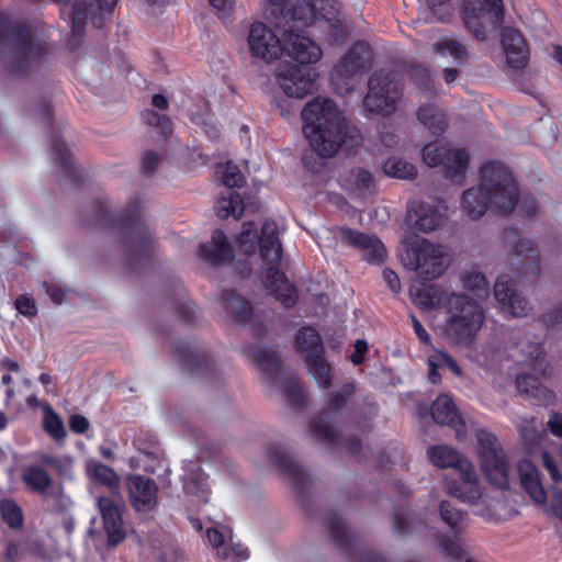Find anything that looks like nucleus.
<instances>
[{
    "instance_id": "1",
    "label": "nucleus",
    "mask_w": 562,
    "mask_h": 562,
    "mask_svg": "<svg viewBox=\"0 0 562 562\" xmlns=\"http://www.w3.org/2000/svg\"><path fill=\"white\" fill-rule=\"evenodd\" d=\"M480 183L462 194L461 207L471 218L482 217L487 210L509 214L518 206L527 217L537 214V201L520 194L519 183L510 168L499 160H488L479 169Z\"/></svg>"
},
{
    "instance_id": "2",
    "label": "nucleus",
    "mask_w": 562,
    "mask_h": 562,
    "mask_svg": "<svg viewBox=\"0 0 562 562\" xmlns=\"http://www.w3.org/2000/svg\"><path fill=\"white\" fill-rule=\"evenodd\" d=\"M143 202L138 195L131 196L123 212H112L108 203L97 200L93 205L92 222L121 236L127 255V265L138 269L150 263L155 252V240L143 221Z\"/></svg>"
},
{
    "instance_id": "3",
    "label": "nucleus",
    "mask_w": 562,
    "mask_h": 562,
    "mask_svg": "<svg viewBox=\"0 0 562 562\" xmlns=\"http://www.w3.org/2000/svg\"><path fill=\"white\" fill-rule=\"evenodd\" d=\"M302 130L308 139L313 153L322 158L335 156L340 147L350 143L357 146L360 134L355 126H350L337 104L330 99L319 97L311 100L303 108Z\"/></svg>"
},
{
    "instance_id": "4",
    "label": "nucleus",
    "mask_w": 562,
    "mask_h": 562,
    "mask_svg": "<svg viewBox=\"0 0 562 562\" xmlns=\"http://www.w3.org/2000/svg\"><path fill=\"white\" fill-rule=\"evenodd\" d=\"M403 265L418 273L422 279L418 285H411L413 302L422 310L428 311L448 304L447 293L437 284L427 281L439 278L447 270L449 262L443 247L419 239L412 243L402 255Z\"/></svg>"
},
{
    "instance_id": "5",
    "label": "nucleus",
    "mask_w": 562,
    "mask_h": 562,
    "mask_svg": "<svg viewBox=\"0 0 562 562\" xmlns=\"http://www.w3.org/2000/svg\"><path fill=\"white\" fill-rule=\"evenodd\" d=\"M0 54L10 76L25 77L38 71L50 52L48 44L38 41L27 25L0 12Z\"/></svg>"
},
{
    "instance_id": "6",
    "label": "nucleus",
    "mask_w": 562,
    "mask_h": 562,
    "mask_svg": "<svg viewBox=\"0 0 562 562\" xmlns=\"http://www.w3.org/2000/svg\"><path fill=\"white\" fill-rule=\"evenodd\" d=\"M427 458L440 469L452 468L458 477H445V487L449 495L464 503L476 504L483 491L474 467L457 450L448 446H432L427 449Z\"/></svg>"
},
{
    "instance_id": "7",
    "label": "nucleus",
    "mask_w": 562,
    "mask_h": 562,
    "mask_svg": "<svg viewBox=\"0 0 562 562\" xmlns=\"http://www.w3.org/2000/svg\"><path fill=\"white\" fill-rule=\"evenodd\" d=\"M355 391L353 383H345L338 391L329 393L325 411L310 422V431L318 441L325 445L341 446L351 457H357L360 453L361 440L357 436L342 438L329 423L333 416L346 406Z\"/></svg>"
},
{
    "instance_id": "8",
    "label": "nucleus",
    "mask_w": 562,
    "mask_h": 562,
    "mask_svg": "<svg viewBox=\"0 0 562 562\" xmlns=\"http://www.w3.org/2000/svg\"><path fill=\"white\" fill-rule=\"evenodd\" d=\"M403 90L404 86L397 70L387 68L375 70L368 80L363 108L371 115L390 116L396 111Z\"/></svg>"
},
{
    "instance_id": "9",
    "label": "nucleus",
    "mask_w": 562,
    "mask_h": 562,
    "mask_svg": "<svg viewBox=\"0 0 562 562\" xmlns=\"http://www.w3.org/2000/svg\"><path fill=\"white\" fill-rule=\"evenodd\" d=\"M448 304L453 311L446 324L448 337L459 344H471L484 322L482 306L468 295L456 293L450 295Z\"/></svg>"
},
{
    "instance_id": "10",
    "label": "nucleus",
    "mask_w": 562,
    "mask_h": 562,
    "mask_svg": "<svg viewBox=\"0 0 562 562\" xmlns=\"http://www.w3.org/2000/svg\"><path fill=\"white\" fill-rule=\"evenodd\" d=\"M476 451L486 481L497 490L509 488L510 464L498 438L491 431H476Z\"/></svg>"
},
{
    "instance_id": "11",
    "label": "nucleus",
    "mask_w": 562,
    "mask_h": 562,
    "mask_svg": "<svg viewBox=\"0 0 562 562\" xmlns=\"http://www.w3.org/2000/svg\"><path fill=\"white\" fill-rule=\"evenodd\" d=\"M117 0H75L69 12L70 35L67 41L69 49H77L83 40L87 22L100 30L104 26L105 19L110 16Z\"/></svg>"
},
{
    "instance_id": "12",
    "label": "nucleus",
    "mask_w": 562,
    "mask_h": 562,
    "mask_svg": "<svg viewBox=\"0 0 562 562\" xmlns=\"http://www.w3.org/2000/svg\"><path fill=\"white\" fill-rule=\"evenodd\" d=\"M295 350L303 355L308 373L323 389L331 385V367L325 358V348L319 333L312 326H304L294 337Z\"/></svg>"
},
{
    "instance_id": "13",
    "label": "nucleus",
    "mask_w": 562,
    "mask_h": 562,
    "mask_svg": "<svg viewBox=\"0 0 562 562\" xmlns=\"http://www.w3.org/2000/svg\"><path fill=\"white\" fill-rule=\"evenodd\" d=\"M505 16L503 0H465L462 19L468 31L479 41H486L488 31L498 30Z\"/></svg>"
},
{
    "instance_id": "14",
    "label": "nucleus",
    "mask_w": 562,
    "mask_h": 562,
    "mask_svg": "<svg viewBox=\"0 0 562 562\" xmlns=\"http://www.w3.org/2000/svg\"><path fill=\"white\" fill-rule=\"evenodd\" d=\"M313 24V20H308L303 24L301 21H283L276 24L282 30L283 54L291 57L297 64L310 65L316 64L323 55L319 45L310 36L305 35V29Z\"/></svg>"
},
{
    "instance_id": "15",
    "label": "nucleus",
    "mask_w": 562,
    "mask_h": 562,
    "mask_svg": "<svg viewBox=\"0 0 562 562\" xmlns=\"http://www.w3.org/2000/svg\"><path fill=\"white\" fill-rule=\"evenodd\" d=\"M439 516L441 521L450 528L452 537L443 532L435 533L437 548L446 559L459 561L463 553L460 537L467 528L468 513L453 507L448 501H441Z\"/></svg>"
},
{
    "instance_id": "16",
    "label": "nucleus",
    "mask_w": 562,
    "mask_h": 562,
    "mask_svg": "<svg viewBox=\"0 0 562 562\" xmlns=\"http://www.w3.org/2000/svg\"><path fill=\"white\" fill-rule=\"evenodd\" d=\"M216 172L221 175L222 182L227 188L216 201V216L222 220L229 216L239 220L244 214L245 205L240 194L232 189L241 188L245 184V177L238 166L232 161L220 165Z\"/></svg>"
},
{
    "instance_id": "17",
    "label": "nucleus",
    "mask_w": 562,
    "mask_h": 562,
    "mask_svg": "<svg viewBox=\"0 0 562 562\" xmlns=\"http://www.w3.org/2000/svg\"><path fill=\"white\" fill-rule=\"evenodd\" d=\"M238 243L246 255H254L258 247L261 258L268 263L278 265L282 258V245L273 220L263 222L260 235L241 231Z\"/></svg>"
},
{
    "instance_id": "18",
    "label": "nucleus",
    "mask_w": 562,
    "mask_h": 562,
    "mask_svg": "<svg viewBox=\"0 0 562 562\" xmlns=\"http://www.w3.org/2000/svg\"><path fill=\"white\" fill-rule=\"evenodd\" d=\"M422 159L430 168L442 166L449 179L462 178L469 165L463 149L453 150L448 143L432 140L422 148Z\"/></svg>"
},
{
    "instance_id": "19",
    "label": "nucleus",
    "mask_w": 562,
    "mask_h": 562,
    "mask_svg": "<svg viewBox=\"0 0 562 562\" xmlns=\"http://www.w3.org/2000/svg\"><path fill=\"white\" fill-rule=\"evenodd\" d=\"M319 74L315 67L302 64H280L278 81L288 97L303 99L316 90Z\"/></svg>"
},
{
    "instance_id": "20",
    "label": "nucleus",
    "mask_w": 562,
    "mask_h": 562,
    "mask_svg": "<svg viewBox=\"0 0 562 562\" xmlns=\"http://www.w3.org/2000/svg\"><path fill=\"white\" fill-rule=\"evenodd\" d=\"M326 525L333 542L351 562H387L381 554L363 549L357 537L347 530L341 517L336 513L327 514Z\"/></svg>"
},
{
    "instance_id": "21",
    "label": "nucleus",
    "mask_w": 562,
    "mask_h": 562,
    "mask_svg": "<svg viewBox=\"0 0 562 562\" xmlns=\"http://www.w3.org/2000/svg\"><path fill=\"white\" fill-rule=\"evenodd\" d=\"M518 231L514 227L504 231V238L508 241L515 239L513 245V252L516 262H513L515 268L516 278L519 282L529 281L533 282L540 274V257L536 245L530 239L518 238Z\"/></svg>"
},
{
    "instance_id": "22",
    "label": "nucleus",
    "mask_w": 562,
    "mask_h": 562,
    "mask_svg": "<svg viewBox=\"0 0 562 562\" xmlns=\"http://www.w3.org/2000/svg\"><path fill=\"white\" fill-rule=\"evenodd\" d=\"M247 42L250 55L268 64L283 55L282 40L262 22H254L250 25Z\"/></svg>"
},
{
    "instance_id": "23",
    "label": "nucleus",
    "mask_w": 562,
    "mask_h": 562,
    "mask_svg": "<svg viewBox=\"0 0 562 562\" xmlns=\"http://www.w3.org/2000/svg\"><path fill=\"white\" fill-rule=\"evenodd\" d=\"M312 3L316 5L313 23H323L321 27L325 31V41L333 46L344 44L349 30L346 23L336 16L340 7L338 0H313Z\"/></svg>"
},
{
    "instance_id": "24",
    "label": "nucleus",
    "mask_w": 562,
    "mask_h": 562,
    "mask_svg": "<svg viewBox=\"0 0 562 562\" xmlns=\"http://www.w3.org/2000/svg\"><path fill=\"white\" fill-rule=\"evenodd\" d=\"M130 502L136 512L149 513L158 504L159 487L154 479L140 474H130L126 477Z\"/></svg>"
},
{
    "instance_id": "25",
    "label": "nucleus",
    "mask_w": 562,
    "mask_h": 562,
    "mask_svg": "<svg viewBox=\"0 0 562 562\" xmlns=\"http://www.w3.org/2000/svg\"><path fill=\"white\" fill-rule=\"evenodd\" d=\"M98 508L102 517L103 529L109 547H116L126 538L123 521V506L109 496L98 498Z\"/></svg>"
},
{
    "instance_id": "26",
    "label": "nucleus",
    "mask_w": 562,
    "mask_h": 562,
    "mask_svg": "<svg viewBox=\"0 0 562 562\" xmlns=\"http://www.w3.org/2000/svg\"><path fill=\"white\" fill-rule=\"evenodd\" d=\"M316 5L310 0H267L266 11L274 24L299 20L306 23L315 18Z\"/></svg>"
},
{
    "instance_id": "27",
    "label": "nucleus",
    "mask_w": 562,
    "mask_h": 562,
    "mask_svg": "<svg viewBox=\"0 0 562 562\" xmlns=\"http://www.w3.org/2000/svg\"><path fill=\"white\" fill-rule=\"evenodd\" d=\"M371 66V47L366 42H356L335 66V72L342 79H351L357 74L369 71Z\"/></svg>"
},
{
    "instance_id": "28",
    "label": "nucleus",
    "mask_w": 562,
    "mask_h": 562,
    "mask_svg": "<svg viewBox=\"0 0 562 562\" xmlns=\"http://www.w3.org/2000/svg\"><path fill=\"white\" fill-rule=\"evenodd\" d=\"M172 355L179 366L192 375H212L214 362L203 351L187 341H178L172 348Z\"/></svg>"
},
{
    "instance_id": "29",
    "label": "nucleus",
    "mask_w": 562,
    "mask_h": 562,
    "mask_svg": "<svg viewBox=\"0 0 562 562\" xmlns=\"http://www.w3.org/2000/svg\"><path fill=\"white\" fill-rule=\"evenodd\" d=\"M342 241L362 251L363 259L370 265H381L386 257L383 243L375 236L346 227L341 231Z\"/></svg>"
},
{
    "instance_id": "30",
    "label": "nucleus",
    "mask_w": 562,
    "mask_h": 562,
    "mask_svg": "<svg viewBox=\"0 0 562 562\" xmlns=\"http://www.w3.org/2000/svg\"><path fill=\"white\" fill-rule=\"evenodd\" d=\"M494 296L502 307L515 317L526 316L531 310L528 300L517 293L515 283L507 274L496 279Z\"/></svg>"
},
{
    "instance_id": "31",
    "label": "nucleus",
    "mask_w": 562,
    "mask_h": 562,
    "mask_svg": "<svg viewBox=\"0 0 562 562\" xmlns=\"http://www.w3.org/2000/svg\"><path fill=\"white\" fill-rule=\"evenodd\" d=\"M501 42L507 65L514 69H524L529 60V48L521 33L513 27L502 31Z\"/></svg>"
},
{
    "instance_id": "32",
    "label": "nucleus",
    "mask_w": 562,
    "mask_h": 562,
    "mask_svg": "<svg viewBox=\"0 0 562 562\" xmlns=\"http://www.w3.org/2000/svg\"><path fill=\"white\" fill-rule=\"evenodd\" d=\"M198 257L212 266L228 265L234 254L225 233L215 229L210 241L199 245Z\"/></svg>"
},
{
    "instance_id": "33",
    "label": "nucleus",
    "mask_w": 562,
    "mask_h": 562,
    "mask_svg": "<svg viewBox=\"0 0 562 562\" xmlns=\"http://www.w3.org/2000/svg\"><path fill=\"white\" fill-rule=\"evenodd\" d=\"M269 458L272 464L290 479L295 493L304 496L308 485L305 471L288 453L278 448L270 449Z\"/></svg>"
},
{
    "instance_id": "34",
    "label": "nucleus",
    "mask_w": 562,
    "mask_h": 562,
    "mask_svg": "<svg viewBox=\"0 0 562 562\" xmlns=\"http://www.w3.org/2000/svg\"><path fill=\"white\" fill-rule=\"evenodd\" d=\"M50 154L54 162L59 167L63 176L72 184L80 186L85 181L82 171L75 165L74 158L65 143L53 135L49 140Z\"/></svg>"
},
{
    "instance_id": "35",
    "label": "nucleus",
    "mask_w": 562,
    "mask_h": 562,
    "mask_svg": "<svg viewBox=\"0 0 562 562\" xmlns=\"http://www.w3.org/2000/svg\"><path fill=\"white\" fill-rule=\"evenodd\" d=\"M266 288L284 307H292L297 302L295 286L290 283L285 273L278 267H270L266 271Z\"/></svg>"
},
{
    "instance_id": "36",
    "label": "nucleus",
    "mask_w": 562,
    "mask_h": 562,
    "mask_svg": "<svg viewBox=\"0 0 562 562\" xmlns=\"http://www.w3.org/2000/svg\"><path fill=\"white\" fill-rule=\"evenodd\" d=\"M440 213L437 207L424 202L414 203L407 210L406 223L413 231L430 233L440 224Z\"/></svg>"
},
{
    "instance_id": "37",
    "label": "nucleus",
    "mask_w": 562,
    "mask_h": 562,
    "mask_svg": "<svg viewBox=\"0 0 562 562\" xmlns=\"http://www.w3.org/2000/svg\"><path fill=\"white\" fill-rule=\"evenodd\" d=\"M517 468L524 491L529 495L535 504H546L548 499L547 492L543 487L538 468L531 461L526 459L521 460Z\"/></svg>"
},
{
    "instance_id": "38",
    "label": "nucleus",
    "mask_w": 562,
    "mask_h": 562,
    "mask_svg": "<svg viewBox=\"0 0 562 562\" xmlns=\"http://www.w3.org/2000/svg\"><path fill=\"white\" fill-rule=\"evenodd\" d=\"M223 308L236 323H245L251 317L252 307L248 300L239 296L235 290H224L221 296Z\"/></svg>"
},
{
    "instance_id": "39",
    "label": "nucleus",
    "mask_w": 562,
    "mask_h": 562,
    "mask_svg": "<svg viewBox=\"0 0 562 562\" xmlns=\"http://www.w3.org/2000/svg\"><path fill=\"white\" fill-rule=\"evenodd\" d=\"M431 417L437 424L457 427L462 418L449 395H439L431 405Z\"/></svg>"
},
{
    "instance_id": "40",
    "label": "nucleus",
    "mask_w": 562,
    "mask_h": 562,
    "mask_svg": "<svg viewBox=\"0 0 562 562\" xmlns=\"http://www.w3.org/2000/svg\"><path fill=\"white\" fill-rule=\"evenodd\" d=\"M251 358L260 369L268 383H274L281 370V360L277 351L256 348L252 349Z\"/></svg>"
},
{
    "instance_id": "41",
    "label": "nucleus",
    "mask_w": 562,
    "mask_h": 562,
    "mask_svg": "<svg viewBox=\"0 0 562 562\" xmlns=\"http://www.w3.org/2000/svg\"><path fill=\"white\" fill-rule=\"evenodd\" d=\"M23 484L31 492L45 495L53 485V477L38 464L27 465L21 475Z\"/></svg>"
},
{
    "instance_id": "42",
    "label": "nucleus",
    "mask_w": 562,
    "mask_h": 562,
    "mask_svg": "<svg viewBox=\"0 0 562 562\" xmlns=\"http://www.w3.org/2000/svg\"><path fill=\"white\" fill-rule=\"evenodd\" d=\"M417 119L434 136L442 135L448 127L447 115L430 104L418 108Z\"/></svg>"
},
{
    "instance_id": "43",
    "label": "nucleus",
    "mask_w": 562,
    "mask_h": 562,
    "mask_svg": "<svg viewBox=\"0 0 562 562\" xmlns=\"http://www.w3.org/2000/svg\"><path fill=\"white\" fill-rule=\"evenodd\" d=\"M383 170L385 175L397 179L413 180L418 175L417 168L401 157L387 158L383 164Z\"/></svg>"
},
{
    "instance_id": "44",
    "label": "nucleus",
    "mask_w": 562,
    "mask_h": 562,
    "mask_svg": "<svg viewBox=\"0 0 562 562\" xmlns=\"http://www.w3.org/2000/svg\"><path fill=\"white\" fill-rule=\"evenodd\" d=\"M172 303L179 319L184 324H192L196 314L194 303L187 299L186 291L181 285L177 286Z\"/></svg>"
},
{
    "instance_id": "45",
    "label": "nucleus",
    "mask_w": 562,
    "mask_h": 562,
    "mask_svg": "<svg viewBox=\"0 0 562 562\" xmlns=\"http://www.w3.org/2000/svg\"><path fill=\"white\" fill-rule=\"evenodd\" d=\"M43 429L56 441L64 440L67 436L63 419L50 406L44 412Z\"/></svg>"
},
{
    "instance_id": "46",
    "label": "nucleus",
    "mask_w": 562,
    "mask_h": 562,
    "mask_svg": "<svg viewBox=\"0 0 562 562\" xmlns=\"http://www.w3.org/2000/svg\"><path fill=\"white\" fill-rule=\"evenodd\" d=\"M0 513L2 520L11 529H21L23 527V512L15 501L11 498L2 499L0 503Z\"/></svg>"
},
{
    "instance_id": "47",
    "label": "nucleus",
    "mask_w": 562,
    "mask_h": 562,
    "mask_svg": "<svg viewBox=\"0 0 562 562\" xmlns=\"http://www.w3.org/2000/svg\"><path fill=\"white\" fill-rule=\"evenodd\" d=\"M432 49L442 56L450 55L457 63H462L469 55L465 46L452 38L437 41L434 43Z\"/></svg>"
},
{
    "instance_id": "48",
    "label": "nucleus",
    "mask_w": 562,
    "mask_h": 562,
    "mask_svg": "<svg viewBox=\"0 0 562 562\" xmlns=\"http://www.w3.org/2000/svg\"><path fill=\"white\" fill-rule=\"evenodd\" d=\"M463 288L479 299L488 296L490 283L482 272H469L462 278Z\"/></svg>"
},
{
    "instance_id": "49",
    "label": "nucleus",
    "mask_w": 562,
    "mask_h": 562,
    "mask_svg": "<svg viewBox=\"0 0 562 562\" xmlns=\"http://www.w3.org/2000/svg\"><path fill=\"white\" fill-rule=\"evenodd\" d=\"M92 476L93 479L100 483L101 485H104L109 487L110 490H116L119 488V476L116 472L109 465L103 463H97L92 468Z\"/></svg>"
},
{
    "instance_id": "50",
    "label": "nucleus",
    "mask_w": 562,
    "mask_h": 562,
    "mask_svg": "<svg viewBox=\"0 0 562 562\" xmlns=\"http://www.w3.org/2000/svg\"><path fill=\"white\" fill-rule=\"evenodd\" d=\"M283 394L288 403L294 407H301L306 402L305 391L296 380H289L285 383Z\"/></svg>"
},
{
    "instance_id": "51",
    "label": "nucleus",
    "mask_w": 562,
    "mask_h": 562,
    "mask_svg": "<svg viewBox=\"0 0 562 562\" xmlns=\"http://www.w3.org/2000/svg\"><path fill=\"white\" fill-rule=\"evenodd\" d=\"M531 351L529 352V364L532 370L541 373L543 376H547L550 371V364L546 362V353L542 347V342H538L531 346Z\"/></svg>"
},
{
    "instance_id": "52",
    "label": "nucleus",
    "mask_w": 562,
    "mask_h": 562,
    "mask_svg": "<svg viewBox=\"0 0 562 562\" xmlns=\"http://www.w3.org/2000/svg\"><path fill=\"white\" fill-rule=\"evenodd\" d=\"M144 117L148 125L158 127L162 136L168 137L171 135L173 130L172 121L167 115H160L154 110H146Z\"/></svg>"
},
{
    "instance_id": "53",
    "label": "nucleus",
    "mask_w": 562,
    "mask_h": 562,
    "mask_svg": "<svg viewBox=\"0 0 562 562\" xmlns=\"http://www.w3.org/2000/svg\"><path fill=\"white\" fill-rule=\"evenodd\" d=\"M539 319L548 330L562 329V304L550 308Z\"/></svg>"
},
{
    "instance_id": "54",
    "label": "nucleus",
    "mask_w": 562,
    "mask_h": 562,
    "mask_svg": "<svg viewBox=\"0 0 562 562\" xmlns=\"http://www.w3.org/2000/svg\"><path fill=\"white\" fill-rule=\"evenodd\" d=\"M542 461L544 468L548 470L551 480H552V488L554 494L558 493V488H562V475L560 474L559 468L555 461L551 458L550 453L544 451L542 453Z\"/></svg>"
},
{
    "instance_id": "55",
    "label": "nucleus",
    "mask_w": 562,
    "mask_h": 562,
    "mask_svg": "<svg viewBox=\"0 0 562 562\" xmlns=\"http://www.w3.org/2000/svg\"><path fill=\"white\" fill-rule=\"evenodd\" d=\"M26 551V542L24 540H9L5 546V562H18L22 559Z\"/></svg>"
},
{
    "instance_id": "56",
    "label": "nucleus",
    "mask_w": 562,
    "mask_h": 562,
    "mask_svg": "<svg viewBox=\"0 0 562 562\" xmlns=\"http://www.w3.org/2000/svg\"><path fill=\"white\" fill-rule=\"evenodd\" d=\"M16 311L26 317H34L37 314V306L34 299L27 294H21L15 299Z\"/></svg>"
},
{
    "instance_id": "57",
    "label": "nucleus",
    "mask_w": 562,
    "mask_h": 562,
    "mask_svg": "<svg viewBox=\"0 0 562 562\" xmlns=\"http://www.w3.org/2000/svg\"><path fill=\"white\" fill-rule=\"evenodd\" d=\"M432 15L440 22L446 21L451 15V4L449 0H426Z\"/></svg>"
},
{
    "instance_id": "58",
    "label": "nucleus",
    "mask_w": 562,
    "mask_h": 562,
    "mask_svg": "<svg viewBox=\"0 0 562 562\" xmlns=\"http://www.w3.org/2000/svg\"><path fill=\"white\" fill-rule=\"evenodd\" d=\"M34 115L43 122L47 128H52L54 121L53 106L49 101L42 100L34 109Z\"/></svg>"
},
{
    "instance_id": "59",
    "label": "nucleus",
    "mask_w": 562,
    "mask_h": 562,
    "mask_svg": "<svg viewBox=\"0 0 562 562\" xmlns=\"http://www.w3.org/2000/svg\"><path fill=\"white\" fill-rule=\"evenodd\" d=\"M538 386V379L529 373H521L516 378V387L520 393H525L527 395L532 394Z\"/></svg>"
},
{
    "instance_id": "60",
    "label": "nucleus",
    "mask_w": 562,
    "mask_h": 562,
    "mask_svg": "<svg viewBox=\"0 0 562 562\" xmlns=\"http://www.w3.org/2000/svg\"><path fill=\"white\" fill-rule=\"evenodd\" d=\"M412 521L408 517L401 513H394L393 515V529L398 536L409 535L412 531Z\"/></svg>"
},
{
    "instance_id": "61",
    "label": "nucleus",
    "mask_w": 562,
    "mask_h": 562,
    "mask_svg": "<svg viewBox=\"0 0 562 562\" xmlns=\"http://www.w3.org/2000/svg\"><path fill=\"white\" fill-rule=\"evenodd\" d=\"M355 184L361 191L370 190L374 184L372 173L367 169L359 168L355 173Z\"/></svg>"
},
{
    "instance_id": "62",
    "label": "nucleus",
    "mask_w": 562,
    "mask_h": 562,
    "mask_svg": "<svg viewBox=\"0 0 562 562\" xmlns=\"http://www.w3.org/2000/svg\"><path fill=\"white\" fill-rule=\"evenodd\" d=\"M90 427L88 418L81 414L71 415L69 418V428L72 432L82 435Z\"/></svg>"
},
{
    "instance_id": "63",
    "label": "nucleus",
    "mask_w": 562,
    "mask_h": 562,
    "mask_svg": "<svg viewBox=\"0 0 562 562\" xmlns=\"http://www.w3.org/2000/svg\"><path fill=\"white\" fill-rule=\"evenodd\" d=\"M436 359L439 362L440 367H446L450 371H452L456 375H461L462 371L459 367L458 362L448 353L442 351H437L435 353Z\"/></svg>"
},
{
    "instance_id": "64",
    "label": "nucleus",
    "mask_w": 562,
    "mask_h": 562,
    "mask_svg": "<svg viewBox=\"0 0 562 562\" xmlns=\"http://www.w3.org/2000/svg\"><path fill=\"white\" fill-rule=\"evenodd\" d=\"M368 344L363 339L356 340L355 350L350 356V360L355 366H361L366 360Z\"/></svg>"
}]
</instances>
